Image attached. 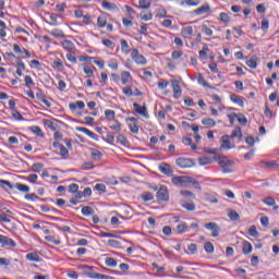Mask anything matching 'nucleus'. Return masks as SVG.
<instances>
[{"instance_id":"24","label":"nucleus","mask_w":279,"mask_h":279,"mask_svg":"<svg viewBox=\"0 0 279 279\" xmlns=\"http://www.w3.org/2000/svg\"><path fill=\"white\" fill-rule=\"evenodd\" d=\"M78 132H82L83 134H86V136H89V138H97V134H95V132L84 128V126H80L77 128Z\"/></svg>"},{"instance_id":"53","label":"nucleus","mask_w":279,"mask_h":279,"mask_svg":"<svg viewBox=\"0 0 279 279\" xmlns=\"http://www.w3.org/2000/svg\"><path fill=\"white\" fill-rule=\"evenodd\" d=\"M248 234L251 236H254V239H258V236H260V234L258 233V230H256V226H252L250 229H248Z\"/></svg>"},{"instance_id":"63","label":"nucleus","mask_w":279,"mask_h":279,"mask_svg":"<svg viewBox=\"0 0 279 279\" xmlns=\"http://www.w3.org/2000/svg\"><path fill=\"white\" fill-rule=\"evenodd\" d=\"M220 21L222 23H230V15L226 12L220 13Z\"/></svg>"},{"instance_id":"10","label":"nucleus","mask_w":279,"mask_h":279,"mask_svg":"<svg viewBox=\"0 0 279 279\" xmlns=\"http://www.w3.org/2000/svg\"><path fill=\"white\" fill-rule=\"evenodd\" d=\"M0 243L2 247H16V242H14L11 238L5 235H0Z\"/></svg>"},{"instance_id":"61","label":"nucleus","mask_w":279,"mask_h":279,"mask_svg":"<svg viewBox=\"0 0 279 279\" xmlns=\"http://www.w3.org/2000/svg\"><path fill=\"white\" fill-rule=\"evenodd\" d=\"M69 193H77L80 191V185L77 183H72L68 187Z\"/></svg>"},{"instance_id":"3","label":"nucleus","mask_w":279,"mask_h":279,"mask_svg":"<svg viewBox=\"0 0 279 279\" xmlns=\"http://www.w3.org/2000/svg\"><path fill=\"white\" fill-rule=\"evenodd\" d=\"M177 167H180V169H191L195 165V160L191 158L185 157H179L175 159Z\"/></svg>"},{"instance_id":"13","label":"nucleus","mask_w":279,"mask_h":279,"mask_svg":"<svg viewBox=\"0 0 279 279\" xmlns=\"http://www.w3.org/2000/svg\"><path fill=\"white\" fill-rule=\"evenodd\" d=\"M13 51L14 53H17V54L25 53L26 58H32V52H29V50L25 48H21L19 44L13 45Z\"/></svg>"},{"instance_id":"29","label":"nucleus","mask_w":279,"mask_h":279,"mask_svg":"<svg viewBox=\"0 0 279 279\" xmlns=\"http://www.w3.org/2000/svg\"><path fill=\"white\" fill-rule=\"evenodd\" d=\"M89 278H92V279H117V278H114L112 276L101 275L99 272H92L89 275Z\"/></svg>"},{"instance_id":"58","label":"nucleus","mask_w":279,"mask_h":279,"mask_svg":"<svg viewBox=\"0 0 279 279\" xmlns=\"http://www.w3.org/2000/svg\"><path fill=\"white\" fill-rule=\"evenodd\" d=\"M94 191H98V193H106V184L104 183H97L94 186Z\"/></svg>"},{"instance_id":"57","label":"nucleus","mask_w":279,"mask_h":279,"mask_svg":"<svg viewBox=\"0 0 279 279\" xmlns=\"http://www.w3.org/2000/svg\"><path fill=\"white\" fill-rule=\"evenodd\" d=\"M0 186H2V189H5V186H8V189H10L12 191V189H14V185H12V183L10 181L0 179Z\"/></svg>"},{"instance_id":"45","label":"nucleus","mask_w":279,"mask_h":279,"mask_svg":"<svg viewBox=\"0 0 279 279\" xmlns=\"http://www.w3.org/2000/svg\"><path fill=\"white\" fill-rule=\"evenodd\" d=\"M121 51L122 53H130V45L128 44V40L121 39Z\"/></svg>"},{"instance_id":"39","label":"nucleus","mask_w":279,"mask_h":279,"mask_svg":"<svg viewBox=\"0 0 279 279\" xmlns=\"http://www.w3.org/2000/svg\"><path fill=\"white\" fill-rule=\"evenodd\" d=\"M180 5H182V7H184V5H190V7L199 5V0H182L180 2Z\"/></svg>"},{"instance_id":"18","label":"nucleus","mask_w":279,"mask_h":279,"mask_svg":"<svg viewBox=\"0 0 279 279\" xmlns=\"http://www.w3.org/2000/svg\"><path fill=\"white\" fill-rule=\"evenodd\" d=\"M181 35L183 36V38H187L189 40H191V37L193 36V26L183 27L181 31Z\"/></svg>"},{"instance_id":"14","label":"nucleus","mask_w":279,"mask_h":279,"mask_svg":"<svg viewBox=\"0 0 279 279\" xmlns=\"http://www.w3.org/2000/svg\"><path fill=\"white\" fill-rule=\"evenodd\" d=\"M26 260H29L31 263H43V258L36 252L27 253Z\"/></svg>"},{"instance_id":"41","label":"nucleus","mask_w":279,"mask_h":279,"mask_svg":"<svg viewBox=\"0 0 279 279\" xmlns=\"http://www.w3.org/2000/svg\"><path fill=\"white\" fill-rule=\"evenodd\" d=\"M138 8L142 10H147L151 8V2L149 0H138Z\"/></svg>"},{"instance_id":"1","label":"nucleus","mask_w":279,"mask_h":279,"mask_svg":"<svg viewBox=\"0 0 279 279\" xmlns=\"http://www.w3.org/2000/svg\"><path fill=\"white\" fill-rule=\"evenodd\" d=\"M210 162H217V165H219L222 173H232V171H234V167H235V162L234 160L228 158L227 156L223 155H218L217 154V149L211 148L210 149Z\"/></svg>"},{"instance_id":"54","label":"nucleus","mask_w":279,"mask_h":279,"mask_svg":"<svg viewBox=\"0 0 279 279\" xmlns=\"http://www.w3.org/2000/svg\"><path fill=\"white\" fill-rule=\"evenodd\" d=\"M263 204H266V206H276V199H274L271 196H268L263 199Z\"/></svg>"},{"instance_id":"28","label":"nucleus","mask_w":279,"mask_h":279,"mask_svg":"<svg viewBox=\"0 0 279 279\" xmlns=\"http://www.w3.org/2000/svg\"><path fill=\"white\" fill-rule=\"evenodd\" d=\"M140 19L142 21H151L154 19V14H151V11H142L140 13Z\"/></svg>"},{"instance_id":"49","label":"nucleus","mask_w":279,"mask_h":279,"mask_svg":"<svg viewBox=\"0 0 279 279\" xmlns=\"http://www.w3.org/2000/svg\"><path fill=\"white\" fill-rule=\"evenodd\" d=\"M31 132H33V134H36V136H45V134L43 133V129H40V126L38 125L32 126Z\"/></svg>"},{"instance_id":"11","label":"nucleus","mask_w":279,"mask_h":279,"mask_svg":"<svg viewBox=\"0 0 279 279\" xmlns=\"http://www.w3.org/2000/svg\"><path fill=\"white\" fill-rule=\"evenodd\" d=\"M120 80L123 86H128V84H132V74L128 71H123L120 74Z\"/></svg>"},{"instance_id":"36","label":"nucleus","mask_w":279,"mask_h":279,"mask_svg":"<svg viewBox=\"0 0 279 279\" xmlns=\"http://www.w3.org/2000/svg\"><path fill=\"white\" fill-rule=\"evenodd\" d=\"M201 27L202 32H204L207 36H210V21H204Z\"/></svg>"},{"instance_id":"16","label":"nucleus","mask_w":279,"mask_h":279,"mask_svg":"<svg viewBox=\"0 0 279 279\" xmlns=\"http://www.w3.org/2000/svg\"><path fill=\"white\" fill-rule=\"evenodd\" d=\"M101 7L104 10H108L109 12H114L119 10V7H117L113 2H108L107 0H104L101 2Z\"/></svg>"},{"instance_id":"35","label":"nucleus","mask_w":279,"mask_h":279,"mask_svg":"<svg viewBox=\"0 0 279 279\" xmlns=\"http://www.w3.org/2000/svg\"><path fill=\"white\" fill-rule=\"evenodd\" d=\"M81 213L84 217H90V215L95 214V209L90 206H85L82 208Z\"/></svg>"},{"instance_id":"20","label":"nucleus","mask_w":279,"mask_h":279,"mask_svg":"<svg viewBox=\"0 0 279 279\" xmlns=\"http://www.w3.org/2000/svg\"><path fill=\"white\" fill-rule=\"evenodd\" d=\"M189 182V178L186 177H174L172 178V184H177L179 186H184Z\"/></svg>"},{"instance_id":"21","label":"nucleus","mask_w":279,"mask_h":279,"mask_svg":"<svg viewBox=\"0 0 279 279\" xmlns=\"http://www.w3.org/2000/svg\"><path fill=\"white\" fill-rule=\"evenodd\" d=\"M211 236L217 238L221 233V227L215 222H210Z\"/></svg>"},{"instance_id":"50","label":"nucleus","mask_w":279,"mask_h":279,"mask_svg":"<svg viewBox=\"0 0 279 279\" xmlns=\"http://www.w3.org/2000/svg\"><path fill=\"white\" fill-rule=\"evenodd\" d=\"M184 56V52L182 50H174L171 53L172 60H180Z\"/></svg>"},{"instance_id":"38","label":"nucleus","mask_w":279,"mask_h":279,"mask_svg":"<svg viewBox=\"0 0 279 279\" xmlns=\"http://www.w3.org/2000/svg\"><path fill=\"white\" fill-rule=\"evenodd\" d=\"M142 202H151L154 199V194L150 192H144L141 194Z\"/></svg>"},{"instance_id":"44","label":"nucleus","mask_w":279,"mask_h":279,"mask_svg":"<svg viewBox=\"0 0 279 279\" xmlns=\"http://www.w3.org/2000/svg\"><path fill=\"white\" fill-rule=\"evenodd\" d=\"M11 114L13 117V119H15V121H25V118H23V114H21V112H19V110L13 109L11 111Z\"/></svg>"},{"instance_id":"4","label":"nucleus","mask_w":279,"mask_h":279,"mask_svg":"<svg viewBox=\"0 0 279 279\" xmlns=\"http://www.w3.org/2000/svg\"><path fill=\"white\" fill-rule=\"evenodd\" d=\"M131 58L136 64H140L142 66H145V64H147V59L145 58V56L138 53V49L132 50Z\"/></svg>"},{"instance_id":"6","label":"nucleus","mask_w":279,"mask_h":279,"mask_svg":"<svg viewBox=\"0 0 279 279\" xmlns=\"http://www.w3.org/2000/svg\"><path fill=\"white\" fill-rule=\"evenodd\" d=\"M52 147L57 149L59 156L62 158H69V149H66V147H64L60 142H53Z\"/></svg>"},{"instance_id":"48","label":"nucleus","mask_w":279,"mask_h":279,"mask_svg":"<svg viewBox=\"0 0 279 279\" xmlns=\"http://www.w3.org/2000/svg\"><path fill=\"white\" fill-rule=\"evenodd\" d=\"M105 265L107 267H117V259L114 257H107L105 258Z\"/></svg>"},{"instance_id":"55","label":"nucleus","mask_w":279,"mask_h":279,"mask_svg":"<svg viewBox=\"0 0 279 279\" xmlns=\"http://www.w3.org/2000/svg\"><path fill=\"white\" fill-rule=\"evenodd\" d=\"M109 69H112V71H119V62L117 60L111 59L108 63Z\"/></svg>"},{"instance_id":"25","label":"nucleus","mask_w":279,"mask_h":279,"mask_svg":"<svg viewBox=\"0 0 279 279\" xmlns=\"http://www.w3.org/2000/svg\"><path fill=\"white\" fill-rule=\"evenodd\" d=\"M45 241H48V243H53V245H60V243H62L60 241V236L58 235H46Z\"/></svg>"},{"instance_id":"52","label":"nucleus","mask_w":279,"mask_h":279,"mask_svg":"<svg viewBox=\"0 0 279 279\" xmlns=\"http://www.w3.org/2000/svg\"><path fill=\"white\" fill-rule=\"evenodd\" d=\"M102 45H105V47L108 49H114L117 47V44L110 39H102Z\"/></svg>"},{"instance_id":"26","label":"nucleus","mask_w":279,"mask_h":279,"mask_svg":"<svg viewBox=\"0 0 279 279\" xmlns=\"http://www.w3.org/2000/svg\"><path fill=\"white\" fill-rule=\"evenodd\" d=\"M51 36H53V38H66V35H64V31L60 29V28H53L50 32Z\"/></svg>"},{"instance_id":"19","label":"nucleus","mask_w":279,"mask_h":279,"mask_svg":"<svg viewBox=\"0 0 279 279\" xmlns=\"http://www.w3.org/2000/svg\"><path fill=\"white\" fill-rule=\"evenodd\" d=\"M191 227L186 222H181L177 226V232L178 234H184V232H190Z\"/></svg>"},{"instance_id":"8","label":"nucleus","mask_w":279,"mask_h":279,"mask_svg":"<svg viewBox=\"0 0 279 279\" xmlns=\"http://www.w3.org/2000/svg\"><path fill=\"white\" fill-rule=\"evenodd\" d=\"M171 84L174 99H180L182 97V87H180V83L173 80L171 81Z\"/></svg>"},{"instance_id":"12","label":"nucleus","mask_w":279,"mask_h":279,"mask_svg":"<svg viewBox=\"0 0 279 279\" xmlns=\"http://www.w3.org/2000/svg\"><path fill=\"white\" fill-rule=\"evenodd\" d=\"M61 47L69 53L75 51V44L69 39L61 41Z\"/></svg>"},{"instance_id":"17","label":"nucleus","mask_w":279,"mask_h":279,"mask_svg":"<svg viewBox=\"0 0 279 279\" xmlns=\"http://www.w3.org/2000/svg\"><path fill=\"white\" fill-rule=\"evenodd\" d=\"M230 138H231L230 135L222 136V144H221L222 149H234V145L230 143Z\"/></svg>"},{"instance_id":"43","label":"nucleus","mask_w":279,"mask_h":279,"mask_svg":"<svg viewBox=\"0 0 279 279\" xmlns=\"http://www.w3.org/2000/svg\"><path fill=\"white\" fill-rule=\"evenodd\" d=\"M122 93L125 97H133L134 96V92L132 90V85L123 87Z\"/></svg>"},{"instance_id":"40","label":"nucleus","mask_w":279,"mask_h":279,"mask_svg":"<svg viewBox=\"0 0 279 279\" xmlns=\"http://www.w3.org/2000/svg\"><path fill=\"white\" fill-rule=\"evenodd\" d=\"M159 170L161 171V173H165L166 175H169V173H171V166L163 162L159 166Z\"/></svg>"},{"instance_id":"7","label":"nucleus","mask_w":279,"mask_h":279,"mask_svg":"<svg viewBox=\"0 0 279 279\" xmlns=\"http://www.w3.org/2000/svg\"><path fill=\"white\" fill-rule=\"evenodd\" d=\"M133 110L141 117H145V119H149V113L147 112V107L141 106L138 102H134Z\"/></svg>"},{"instance_id":"31","label":"nucleus","mask_w":279,"mask_h":279,"mask_svg":"<svg viewBox=\"0 0 279 279\" xmlns=\"http://www.w3.org/2000/svg\"><path fill=\"white\" fill-rule=\"evenodd\" d=\"M211 98L215 101L216 108H218L219 110H223V104H221V97H219V95L217 94H213Z\"/></svg>"},{"instance_id":"23","label":"nucleus","mask_w":279,"mask_h":279,"mask_svg":"<svg viewBox=\"0 0 279 279\" xmlns=\"http://www.w3.org/2000/svg\"><path fill=\"white\" fill-rule=\"evenodd\" d=\"M229 137L238 138V141H241L243 138V133L241 132V126H235V129L232 131V133Z\"/></svg>"},{"instance_id":"47","label":"nucleus","mask_w":279,"mask_h":279,"mask_svg":"<svg viewBox=\"0 0 279 279\" xmlns=\"http://www.w3.org/2000/svg\"><path fill=\"white\" fill-rule=\"evenodd\" d=\"M156 16H157V19H165V17H167V9L158 8L156 10Z\"/></svg>"},{"instance_id":"27","label":"nucleus","mask_w":279,"mask_h":279,"mask_svg":"<svg viewBox=\"0 0 279 279\" xmlns=\"http://www.w3.org/2000/svg\"><path fill=\"white\" fill-rule=\"evenodd\" d=\"M70 110H76V108H78L80 110H84V108H86V105L84 104V101L78 100L76 102H72L69 105Z\"/></svg>"},{"instance_id":"32","label":"nucleus","mask_w":279,"mask_h":279,"mask_svg":"<svg viewBox=\"0 0 279 279\" xmlns=\"http://www.w3.org/2000/svg\"><path fill=\"white\" fill-rule=\"evenodd\" d=\"M230 99H231V101H233V104H238V106H241V108H243L244 102H243V98L242 97H240L236 94H232L230 96Z\"/></svg>"},{"instance_id":"22","label":"nucleus","mask_w":279,"mask_h":279,"mask_svg":"<svg viewBox=\"0 0 279 279\" xmlns=\"http://www.w3.org/2000/svg\"><path fill=\"white\" fill-rule=\"evenodd\" d=\"M242 252L243 254L247 255V254H252V250H254V247L252 246V243L247 242V241H243L242 242Z\"/></svg>"},{"instance_id":"51","label":"nucleus","mask_w":279,"mask_h":279,"mask_svg":"<svg viewBox=\"0 0 279 279\" xmlns=\"http://www.w3.org/2000/svg\"><path fill=\"white\" fill-rule=\"evenodd\" d=\"M24 82L26 84V88H34L35 83H34V80H32V76L26 75L24 78Z\"/></svg>"},{"instance_id":"62","label":"nucleus","mask_w":279,"mask_h":279,"mask_svg":"<svg viewBox=\"0 0 279 279\" xmlns=\"http://www.w3.org/2000/svg\"><path fill=\"white\" fill-rule=\"evenodd\" d=\"M157 86L160 90H165V88L169 86V83L166 80H160V82L157 83Z\"/></svg>"},{"instance_id":"60","label":"nucleus","mask_w":279,"mask_h":279,"mask_svg":"<svg viewBox=\"0 0 279 279\" xmlns=\"http://www.w3.org/2000/svg\"><path fill=\"white\" fill-rule=\"evenodd\" d=\"M238 121L240 125H247V118L243 113H238Z\"/></svg>"},{"instance_id":"5","label":"nucleus","mask_w":279,"mask_h":279,"mask_svg":"<svg viewBox=\"0 0 279 279\" xmlns=\"http://www.w3.org/2000/svg\"><path fill=\"white\" fill-rule=\"evenodd\" d=\"M156 197L159 202H169V190H167V186L161 185L157 191Z\"/></svg>"},{"instance_id":"15","label":"nucleus","mask_w":279,"mask_h":279,"mask_svg":"<svg viewBox=\"0 0 279 279\" xmlns=\"http://www.w3.org/2000/svg\"><path fill=\"white\" fill-rule=\"evenodd\" d=\"M208 12H210V4H208V3H205L202 7L195 9L193 11V13L198 15V16L202 15V14H206Z\"/></svg>"},{"instance_id":"64","label":"nucleus","mask_w":279,"mask_h":279,"mask_svg":"<svg viewBox=\"0 0 279 279\" xmlns=\"http://www.w3.org/2000/svg\"><path fill=\"white\" fill-rule=\"evenodd\" d=\"M129 129H130V132H132L133 134H138V124L130 123Z\"/></svg>"},{"instance_id":"46","label":"nucleus","mask_w":279,"mask_h":279,"mask_svg":"<svg viewBox=\"0 0 279 279\" xmlns=\"http://www.w3.org/2000/svg\"><path fill=\"white\" fill-rule=\"evenodd\" d=\"M15 189H17V191H20L21 193H29V186L23 183H16Z\"/></svg>"},{"instance_id":"42","label":"nucleus","mask_w":279,"mask_h":279,"mask_svg":"<svg viewBox=\"0 0 279 279\" xmlns=\"http://www.w3.org/2000/svg\"><path fill=\"white\" fill-rule=\"evenodd\" d=\"M105 117H106V119H107V121H114V117H116V112H114V110H112V109H107L106 111H105Z\"/></svg>"},{"instance_id":"9","label":"nucleus","mask_w":279,"mask_h":279,"mask_svg":"<svg viewBox=\"0 0 279 279\" xmlns=\"http://www.w3.org/2000/svg\"><path fill=\"white\" fill-rule=\"evenodd\" d=\"M83 73H85L86 77H95V72L97 71V68L94 65H89L88 63H83Z\"/></svg>"},{"instance_id":"2","label":"nucleus","mask_w":279,"mask_h":279,"mask_svg":"<svg viewBox=\"0 0 279 279\" xmlns=\"http://www.w3.org/2000/svg\"><path fill=\"white\" fill-rule=\"evenodd\" d=\"M97 27L99 29H104V27H107V32H112L114 29V25L108 24V14H101L97 17L96 22Z\"/></svg>"},{"instance_id":"37","label":"nucleus","mask_w":279,"mask_h":279,"mask_svg":"<svg viewBox=\"0 0 279 279\" xmlns=\"http://www.w3.org/2000/svg\"><path fill=\"white\" fill-rule=\"evenodd\" d=\"M228 217L229 219H231V221H239L241 219V216L239 215V213H236V210H229L228 213Z\"/></svg>"},{"instance_id":"59","label":"nucleus","mask_w":279,"mask_h":279,"mask_svg":"<svg viewBox=\"0 0 279 279\" xmlns=\"http://www.w3.org/2000/svg\"><path fill=\"white\" fill-rule=\"evenodd\" d=\"M262 29L265 33L269 32V20H267L266 17L262 20Z\"/></svg>"},{"instance_id":"34","label":"nucleus","mask_w":279,"mask_h":279,"mask_svg":"<svg viewBox=\"0 0 279 279\" xmlns=\"http://www.w3.org/2000/svg\"><path fill=\"white\" fill-rule=\"evenodd\" d=\"M246 65H248L250 69H256V66H258V58L252 57L251 59L246 60Z\"/></svg>"},{"instance_id":"33","label":"nucleus","mask_w":279,"mask_h":279,"mask_svg":"<svg viewBox=\"0 0 279 279\" xmlns=\"http://www.w3.org/2000/svg\"><path fill=\"white\" fill-rule=\"evenodd\" d=\"M263 169H274L278 167V162L276 160L271 161H262Z\"/></svg>"},{"instance_id":"56","label":"nucleus","mask_w":279,"mask_h":279,"mask_svg":"<svg viewBox=\"0 0 279 279\" xmlns=\"http://www.w3.org/2000/svg\"><path fill=\"white\" fill-rule=\"evenodd\" d=\"M65 58L69 62H71L72 64H77V58H75V56H73V52H68L65 54Z\"/></svg>"},{"instance_id":"30","label":"nucleus","mask_w":279,"mask_h":279,"mask_svg":"<svg viewBox=\"0 0 279 279\" xmlns=\"http://www.w3.org/2000/svg\"><path fill=\"white\" fill-rule=\"evenodd\" d=\"M110 122V130H114V132H121V122L117 121V119H113Z\"/></svg>"}]
</instances>
